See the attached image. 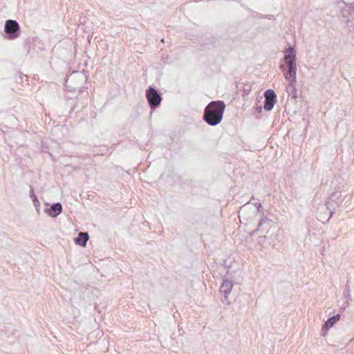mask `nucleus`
<instances>
[{"label":"nucleus","instance_id":"obj_1","mask_svg":"<svg viewBox=\"0 0 354 354\" xmlns=\"http://www.w3.org/2000/svg\"><path fill=\"white\" fill-rule=\"evenodd\" d=\"M276 227V223L272 219L268 217L261 218L257 229L253 230L250 234L252 236L258 232L260 234L258 242L261 247L266 248L271 244Z\"/></svg>","mask_w":354,"mask_h":354},{"label":"nucleus","instance_id":"obj_2","mask_svg":"<svg viewBox=\"0 0 354 354\" xmlns=\"http://www.w3.org/2000/svg\"><path fill=\"white\" fill-rule=\"evenodd\" d=\"M225 108L223 101H212L205 109L203 119L211 126H215L221 122Z\"/></svg>","mask_w":354,"mask_h":354},{"label":"nucleus","instance_id":"obj_3","mask_svg":"<svg viewBox=\"0 0 354 354\" xmlns=\"http://www.w3.org/2000/svg\"><path fill=\"white\" fill-rule=\"evenodd\" d=\"M261 205L259 203H257L251 206L250 203L244 205L241 207L239 211V218L240 222L247 225L248 222L253 221L257 213L261 211Z\"/></svg>","mask_w":354,"mask_h":354},{"label":"nucleus","instance_id":"obj_4","mask_svg":"<svg viewBox=\"0 0 354 354\" xmlns=\"http://www.w3.org/2000/svg\"><path fill=\"white\" fill-rule=\"evenodd\" d=\"M283 60L288 71L284 74L286 79L297 77L296 52L294 48L289 47L285 52Z\"/></svg>","mask_w":354,"mask_h":354},{"label":"nucleus","instance_id":"obj_5","mask_svg":"<svg viewBox=\"0 0 354 354\" xmlns=\"http://www.w3.org/2000/svg\"><path fill=\"white\" fill-rule=\"evenodd\" d=\"M4 31L8 39H16L19 36V25L15 20H7L5 24Z\"/></svg>","mask_w":354,"mask_h":354},{"label":"nucleus","instance_id":"obj_6","mask_svg":"<svg viewBox=\"0 0 354 354\" xmlns=\"http://www.w3.org/2000/svg\"><path fill=\"white\" fill-rule=\"evenodd\" d=\"M146 97L151 109L157 108L162 101L158 92L153 87H149L146 91Z\"/></svg>","mask_w":354,"mask_h":354},{"label":"nucleus","instance_id":"obj_7","mask_svg":"<svg viewBox=\"0 0 354 354\" xmlns=\"http://www.w3.org/2000/svg\"><path fill=\"white\" fill-rule=\"evenodd\" d=\"M352 196L346 192H335L330 196V200L334 201L338 206L342 205L344 202L349 205L351 202Z\"/></svg>","mask_w":354,"mask_h":354},{"label":"nucleus","instance_id":"obj_8","mask_svg":"<svg viewBox=\"0 0 354 354\" xmlns=\"http://www.w3.org/2000/svg\"><path fill=\"white\" fill-rule=\"evenodd\" d=\"M264 96V109L266 111H271L276 103L277 95L273 90L268 89L265 92Z\"/></svg>","mask_w":354,"mask_h":354},{"label":"nucleus","instance_id":"obj_9","mask_svg":"<svg viewBox=\"0 0 354 354\" xmlns=\"http://www.w3.org/2000/svg\"><path fill=\"white\" fill-rule=\"evenodd\" d=\"M232 281H229L228 279H225L221 286L220 292L223 295V298L221 299V301L225 304H230V302L227 301V297L232 291Z\"/></svg>","mask_w":354,"mask_h":354},{"label":"nucleus","instance_id":"obj_10","mask_svg":"<svg viewBox=\"0 0 354 354\" xmlns=\"http://www.w3.org/2000/svg\"><path fill=\"white\" fill-rule=\"evenodd\" d=\"M288 84L286 86L287 93L289 95H291L292 98H296L297 95V89H296V83H297V77H291L290 79H286Z\"/></svg>","mask_w":354,"mask_h":354},{"label":"nucleus","instance_id":"obj_11","mask_svg":"<svg viewBox=\"0 0 354 354\" xmlns=\"http://www.w3.org/2000/svg\"><path fill=\"white\" fill-rule=\"evenodd\" d=\"M62 212V206L60 203H57L51 205L49 209H46V212L51 217H56Z\"/></svg>","mask_w":354,"mask_h":354},{"label":"nucleus","instance_id":"obj_12","mask_svg":"<svg viewBox=\"0 0 354 354\" xmlns=\"http://www.w3.org/2000/svg\"><path fill=\"white\" fill-rule=\"evenodd\" d=\"M339 319L340 315L339 314L330 317L324 324L323 329H326V330H328V329L332 328L334 326V324L339 320Z\"/></svg>","mask_w":354,"mask_h":354},{"label":"nucleus","instance_id":"obj_13","mask_svg":"<svg viewBox=\"0 0 354 354\" xmlns=\"http://www.w3.org/2000/svg\"><path fill=\"white\" fill-rule=\"evenodd\" d=\"M88 239V234L87 232H80L79 233L77 238L75 239V243L84 247L86 245Z\"/></svg>","mask_w":354,"mask_h":354},{"label":"nucleus","instance_id":"obj_14","mask_svg":"<svg viewBox=\"0 0 354 354\" xmlns=\"http://www.w3.org/2000/svg\"><path fill=\"white\" fill-rule=\"evenodd\" d=\"M75 80L84 82L87 80V77L84 73L75 72L71 75V76L67 80V82H72Z\"/></svg>","mask_w":354,"mask_h":354},{"label":"nucleus","instance_id":"obj_15","mask_svg":"<svg viewBox=\"0 0 354 354\" xmlns=\"http://www.w3.org/2000/svg\"><path fill=\"white\" fill-rule=\"evenodd\" d=\"M352 19L348 18L346 20V23L350 26L354 28V16L351 15Z\"/></svg>","mask_w":354,"mask_h":354},{"label":"nucleus","instance_id":"obj_16","mask_svg":"<svg viewBox=\"0 0 354 354\" xmlns=\"http://www.w3.org/2000/svg\"><path fill=\"white\" fill-rule=\"evenodd\" d=\"M33 204L37 209V213H39V205L40 203L37 197H35V199H33Z\"/></svg>","mask_w":354,"mask_h":354},{"label":"nucleus","instance_id":"obj_17","mask_svg":"<svg viewBox=\"0 0 354 354\" xmlns=\"http://www.w3.org/2000/svg\"><path fill=\"white\" fill-rule=\"evenodd\" d=\"M30 197L33 200L35 199V197H37L35 194H34V192H33V189L32 187H30Z\"/></svg>","mask_w":354,"mask_h":354},{"label":"nucleus","instance_id":"obj_18","mask_svg":"<svg viewBox=\"0 0 354 354\" xmlns=\"http://www.w3.org/2000/svg\"><path fill=\"white\" fill-rule=\"evenodd\" d=\"M333 212L332 211H330V216L329 218L332 217Z\"/></svg>","mask_w":354,"mask_h":354},{"label":"nucleus","instance_id":"obj_19","mask_svg":"<svg viewBox=\"0 0 354 354\" xmlns=\"http://www.w3.org/2000/svg\"><path fill=\"white\" fill-rule=\"evenodd\" d=\"M352 4H353V6H352L351 8L353 10V12H354V2Z\"/></svg>","mask_w":354,"mask_h":354},{"label":"nucleus","instance_id":"obj_20","mask_svg":"<svg viewBox=\"0 0 354 354\" xmlns=\"http://www.w3.org/2000/svg\"><path fill=\"white\" fill-rule=\"evenodd\" d=\"M283 67H284V66H283V65H281V69H283Z\"/></svg>","mask_w":354,"mask_h":354}]
</instances>
